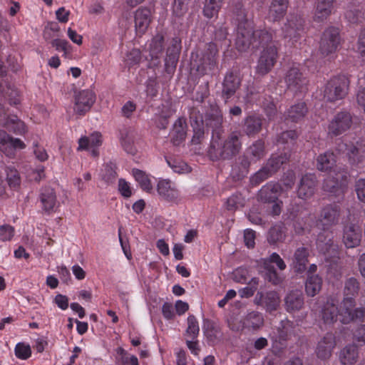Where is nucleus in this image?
<instances>
[{"mask_svg": "<svg viewBox=\"0 0 365 365\" xmlns=\"http://www.w3.org/2000/svg\"><path fill=\"white\" fill-rule=\"evenodd\" d=\"M2 124L9 131L16 135L24 136L28 132L26 123L16 115L8 117Z\"/></svg>", "mask_w": 365, "mask_h": 365, "instance_id": "37", "label": "nucleus"}, {"mask_svg": "<svg viewBox=\"0 0 365 365\" xmlns=\"http://www.w3.org/2000/svg\"><path fill=\"white\" fill-rule=\"evenodd\" d=\"M341 43L339 29L329 26L322 34L319 51L323 57L332 58L338 51Z\"/></svg>", "mask_w": 365, "mask_h": 365, "instance_id": "8", "label": "nucleus"}, {"mask_svg": "<svg viewBox=\"0 0 365 365\" xmlns=\"http://www.w3.org/2000/svg\"><path fill=\"white\" fill-rule=\"evenodd\" d=\"M283 188L280 183L270 181L263 185L259 190L257 199L264 203H271L279 199Z\"/></svg>", "mask_w": 365, "mask_h": 365, "instance_id": "20", "label": "nucleus"}, {"mask_svg": "<svg viewBox=\"0 0 365 365\" xmlns=\"http://www.w3.org/2000/svg\"><path fill=\"white\" fill-rule=\"evenodd\" d=\"M193 130V135L191 139L192 145L201 144L205 140V129L204 125L192 127Z\"/></svg>", "mask_w": 365, "mask_h": 365, "instance_id": "61", "label": "nucleus"}, {"mask_svg": "<svg viewBox=\"0 0 365 365\" xmlns=\"http://www.w3.org/2000/svg\"><path fill=\"white\" fill-rule=\"evenodd\" d=\"M202 329L205 335L210 341H214L218 338L220 331L212 321L207 319H205L203 321Z\"/></svg>", "mask_w": 365, "mask_h": 365, "instance_id": "51", "label": "nucleus"}, {"mask_svg": "<svg viewBox=\"0 0 365 365\" xmlns=\"http://www.w3.org/2000/svg\"><path fill=\"white\" fill-rule=\"evenodd\" d=\"M307 112V104L304 102H298L287 109L285 113V120L294 123L300 122L304 119Z\"/></svg>", "mask_w": 365, "mask_h": 365, "instance_id": "35", "label": "nucleus"}, {"mask_svg": "<svg viewBox=\"0 0 365 365\" xmlns=\"http://www.w3.org/2000/svg\"><path fill=\"white\" fill-rule=\"evenodd\" d=\"M292 327L293 322L287 319L280 322L271 336L274 349L281 351L285 348Z\"/></svg>", "mask_w": 365, "mask_h": 365, "instance_id": "17", "label": "nucleus"}, {"mask_svg": "<svg viewBox=\"0 0 365 365\" xmlns=\"http://www.w3.org/2000/svg\"><path fill=\"white\" fill-rule=\"evenodd\" d=\"M164 36L158 33L153 37L149 44V52L152 59L158 58L163 51Z\"/></svg>", "mask_w": 365, "mask_h": 365, "instance_id": "46", "label": "nucleus"}, {"mask_svg": "<svg viewBox=\"0 0 365 365\" xmlns=\"http://www.w3.org/2000/svg\"><path fill=\"white\" fill-rule=\"evenodd\" d=\"M120 143L126 153L131 155L135 154L137 150L134 145L133 138L128 132L121 133Z\"/></svg>", "mask_w": 365, "mask_h": 365, "instance_id": "54", "label": "nucleus"}, {"mask_svg": "<svg viewBox=\"0 0 365 365\" xmlns=\"http://www.w3.org/2000/svg\"><path fill=\"white\" fill-rule=\"evenodd\" d=\"M222 1L223 0H205L203 8L204 16L208 19L217 16Z\"/></svg>", "mask_w": 365, "mask_h": 365, "instance_id": "49", "label": "nucleus"}, {"mask_svg": "<svg viewBox=\"0 0 365 365\" xmlns=\"http://www.w3.org/2000/svg\"><path fill=\"white\" fill-rule=\"evenodd\" d=\"M304 22L305 21L301 14L290 13L287 18L286 23L282 28L284 38H290L297 41L304 31Z\"/></svg>", "mask_w": 365, "mask_h": 365, "instance_id": "13", "label": "nucleus"}, {"mask_svg": "<svg viewBox=\"0 0 365 365\" xmlns=\"http://www.w3.org/2000/svg\"><path fill=\"white\" fill-rule=\"evenodd\" d=\"M117 170L118 167L115 163H106L101 168L99 177L106 185H113L118 176Z\"/></svg>", "mask_w": 365, "mask_h": 365, "instance_id": "38", "label": "nucleus"}, {"mask_svg": "<svg viewBox=\"0 0 365 365\" xmlns=\"http://www.w3.org/2000/svg\"><path fill=\"white\" fill-rule=\"evenodd\" d=\"M309 252L306 247H302L294 252V267L297 273H302L307 268V264L308 262Z\"/></svg>", "mask_w": 365, "mask_h": 365, "instance_id": "43", "label": "nucleus"}, {"mask_svg": "<svg viewBox=\"0 0 365 365\" xmlns=\"http://www.w3.org/2000/svg\"><path fill=\"white\" fill-rule=\"evenodd\" d=\"M234 15L235 46L239 51H246L251 46L253 48H258L272 40V34L266 29L254 30V21L248 19L247 11L242 4L236 5Z\"/></svg>", "mask_w": 365, "mask_h": 365, "instance_id": "2", "label": "nucleus"}, {"mask_svg": "<svg viewBox=\"0 0 365 365\" xmlns=\"http://www.w3.org/2000/svg\"><path fill=\"white\" fill-rule=\"evenodd\" d=\"M349 80L344 76L331 78L326 84L324 97L329 102L341 100L348 94Z\"/></svg>", "mask_w": 365, "mask_h": 365, "instance_id": "9", "label": "nucleus"}, {"mask_svg": "<svg viewBox=\"0 0 365 365\" xmlns=\"http://www.w3.org/2000/svg\"><path fill=\"white\" fill-rule=\"evenodd\" d=\"M165 160L168 166L176 173H189L192 170L190 166L180 159L168 157L165 158Z\"/></svg>", "mask_w": 365, "mask_h": 365, "instance_id": "48", "label": "nucleus"}, {"mask_svg": "<svg viewBox=\"0 0 365 365\" xmlns=\"http://www.w3.org/2000/svg\"><path fill=\"white\" fill-rule=\"evenodd\" d=\"M359 282L354 277L347 279L344 284V298L341 303L340 315L344 324L352 321L362 322L365 317V309L363 307L354 309L355 306V297L359 291Z\"/></svg>", "mask_w": 365, "mask_h": 365, "instance_id": "4", "label": "nucleus"}, {"mask_svg": "<svg viewBox=\"0 0 365 365\" xmlns=\"http://www.w3.org/2000/svg\"><path fill=\"white\" fill-rule=\"evenodd\" d=\"M289 0H272L268 9V19L273 22L280 21L286 15Z\"/></svg>", "mask_w": 365, "mask_h": 365, "instance_id": "29", "label": "nucleus"}, {"mask_svg": "<svg viewBox=\"0 0 365 365\" xmlns=\"http://www.w3.org/2000/svg\"><path fill=\"white\" fill-rule=\"evenodd\" d=\"M11 138L5 130H0V150L9 157H11Z\"/></svg>", "mask_w": 365, "mask_h": 365, "instance_id": "55", "label": "nucleus"}, {"mask_svg": "<svg viewBox=\"0 0 365 365\" xmlns=\"http://www.w3.org/2000/svg\"><path fill=\"white\" fill-rule=\"evenodd\" d=\"M322 279L318 275H308L305 284V291L308 296L314 297L322 288Z\"/></svg>", "mask_w": 365, "mask_h": 365, "instance_id": "47", "label": "nucleus"}, {"mask_svg": "<svg viewBox=\"0 0 365 365\" xmlns=\"http://www.w3.org/2000/svg\"><path fill=\"white\" fill-rule=\"evenodd\" d=\"M242 78L237 70H229L226 72L222 83V98L227 103L236 93L241 86Z\"/></svg>", "mask_w": 365, "mask_h": 365, "instance_id": "12", "label": "nucleus"}, {"mask_svg": "<svg viewBox=\"0 0 365 365\" xmlns=\"http://www.w3.org/2000/svg\"><path fill=\"white\" fill-rule=\"evenodd\" d=\"M222 113L217 107L212 108L207 114L206 125L212 128V135L207 151L209 158L212 161L230 160L236 155L242 148L239 134L232 132L226 138H222Z\"/></svg>", "mask_w": 365, "mask_h": 365, "instance_id": "1", "label": "nucleus"}, {"mask_svg": "<svg viewBox=\"0 0 365 365\" xmlns=\"http://www.w3.org/2000/svg\"><path fill=\"white\" fill-rule=\"evenodd\" d=\"M181 50V39L178 36L173 37L166 50L165 58V71L169 75H173L175 71Z\"/></svg>", "mask_w": 365, "mask_h": 365, "instance_id": "15", "label": "nucleus"}, {"mask_svg": "<svg viewBox=\"0 0 365 365\" xmlns=\"http://www.w3.org/2000/svg\"><path fill=\"white\" fill-rule=\"evenodd\" d=\"M317 180L315 175L306 174L302 176L297 189V195L299 198L307 199L311 197L315 192Z\"/></svg>", "mask_w": 365, "mask_h": 365, "instance_id": "26", "label": "nucleus"}, {"mask_svg": "<svg viewBox=\"0 0 365 365\" xmlns=\"http://www.w3.org/2000/svg\"><path fill=\"white\" fill-rule=\"evenodd\" d=\"M78 151L90 150L92 156L98 157V148L102 144V135L98 132H94L89 136H82L78 140Z\"/></svg>", "mask_w": 365, "mask_h": 365, "instance_id": "22", "label": "nucleus"}, {"mask_svg": "<svg viewBox=\"0 0 365 365\" xmlns=\"http://www.w3.org/2000/svg\"><path fill=\"white\" fill-rule=\"evenodd\" d=\"M187 3L188 0H174L173 5V11L174 15L178 17L183 16L187 10Z\"/></svg>", "mask_w": 365, "mask_h": 365, "instance_id": "60", "label": "nucleus"}, {"mask_svg": "<svg viewBox=\"0 0 365 365\" xmlns=\"http://www.w3.org/2000/svg\"><path fill=\"white\" fill-rule=\"evenodd\" d=\"M345 18L350 24H361L365 19V12L364 6L356 7L351 6L345 13Z\"/></svg>", "mask_w": 365, "mask_h": 365, "instance_id": "45", "label": "nucleus"}, {"mask_svg": "<svg viewBox=\"0 0 365 365\" xmlns=\"http://www.w3.org/2000/svg\"><path fill=\"white\" fill-rule=\"evenodd\" d=\"M218 63L219 48L215 42H210L201 53L196 71L200 76L212 74L217 69Z\"/></svg>", "mask_w": 365, "mask_h": 365, "instance_id": "7", "label": "nucleus"}, {"mask_svg": "<svg viewBox=\"0 0 365 365\" xmlns=\"http://www.w3.org/2000/svg\"><path fill=\"white\" fill-rule=\"evenodd\" d=\"M278 58V51L275 46H270L264 48L258 60L256 71L258 74L264 76L268 73L275 65Z\"/></svg>", "mask_w": 365, "mask_h": 365, "instance_id": "16", "label": "nucleus"}, {"mask_svg": "<svg viewBox=\"0 0 365 365\" xmlns=\"http://www.w3.org/2000/svg\"><path fill=\"white\" fill-rule=\"evenodd\" d=\"M359 356L358 348L354 344L346 346L340 352V362L344 365H352L357 361Z\"/></svg>", "mask_w": 365, "mask_h": 365, "instance_id": "41", "label": "nucleus"}, {"mask_svg": "<svg viewBox=\"0 0 365 365\" xmlns=\"http://www.w3.org/2000/svg\"><path fill=\"white\" fill-rule=\"evenodd\" d=\"M116 365H139V362L136 356L125 354L117 359Z\"/></svg>", "mask_w": 365, "mask_h": 365, "instance_id": "64", "label": "nucleus"}, {"mask_svg": "<svg viewBox=\"0 0 365 365\" xmlns=\"http://www.w3.org/2000/svg\"><path fill=\"white\" fill-rule=\"evenodd\" d=\"M290 154L287 152L272 153L264 165L250 178L252 185H258L277 173L281 166L289 161Z\"/></svg>", "mask_w": 365, "mask_h": 365, "instance_id": "6", "label": "nucleus"}, {"mask_svg": "<svg viewBox=\"0 0 365 365\" xmlns=\"http://www.w3.org/2000/svg\"><path fill=\"white\" fill-rule=\"evenodd\" d=\"M14 227L9 225L0 226V240L3 242L10 241L14 235Z\"/></svg>", "mask_w": 365, "mask_h": 365, "instance_id": "63", "label": "nucleus"}, {"mask_svg": "<svg viewBox=\"0 0 365 365\" xmlns=\"http://www.w3.org/2000/svg\"><path fill=\"white\" fill-rule=\"evenodd\" d=\"M157 192L162 200L169 203L178 204L180 201V192L170 180H160Z\"/></svg>", "mask_w": 365, "mask_h": 365, "instance_id": "18", "label": "nucleus"}, {"mask_svg": "<svg viewBox=\"0 0 365 365\" xmlns=\"http://www.w3.org/2000/svg\"><path fill=\"white\" fill-rule=\"evenodd\" d=\"M189 118L192 127L204 125L202 114L197 108L192 107L190 108Z\"/></svg>", "mask_w": 365, "mask_h": 365, "instance_id": "57", "label": "nucleus"}, {"mask_svg": "<svg viewBox=\"0 0 365 365\" xmlns=\"http://www.w3.org/2000/svg\"><path fill=\"white\" fill-rule=\"evenodd\" d=\"M133 175L143 191L148 193L153 191V187L149 175L141 170L133 169Z\"/></svg>", "mask_w": 365, "mask_h": 365, "instance_id": "44", "label": "nucleus"}, {"mask_svg": "<svg viewBox=\"0 0 365 365\" xmlns=\"http://www.w3.org/2000/svg\"><path fill=\"white\" fill-rule=\"evenodd\" d=\"M352 124V116L348 111H341L336 113L328 125V134L338 136L348 130Z\"/></svg>", "mask_w": 365, "mask_h": 365, "instance_id": "14", "label": "nucleus"}, {"mask_svg": "<svg viewBox=\"0 0 365 365\" xmlns=\"http://www.w3.org/2000/svg\"><path fill=\"white\" fill-rule=\"evenodd\" d=\"M341 306L337 307L333 302H327L322 309V319L326 324H331L339 319L342 324L340 315Z\"/></svg>", "mask_w": 365, "mask_h": 365, "instance_id": "39", "label": "nucleus"}, {"mask_svg": "<svg viewBox=\"0 0 365 365\" xmlns=\"http://www.w3.org/2000/svg\"><path fill=\"white\" fill-rule=\"evenodd\" d=\"M187 124L185 117H179L174 123L170 131L171 143L179 146L184 143L187 136Z\"/></svg>", "mask_w": 365, "mask_h": 365, "instance_id": "25", "label": "nucleus"}, {"mask_svg": "<svg viewBox=\"0 0 365 365\" xmlns=\"http://www.w3.org/2000/svg\"><path fill=\"white\" fill-rule=\"evenodd\" d=\"M341 215V207L336 203L329 204L322 207L317 220V225L323 229L317 240V247L325 259L336 262L340 258V248L333 240L332 232H327L332 226L338 224Z\"/></svg>", "mask_w": 365, "mask_h": 365, "instance_id": "3", "label": "nucleus"}, {"mask_svg": "<svg viewBox=\"0 0 365 365\" xmlns=\"http://www.w3.org/2000/svg\"><path fill=\"white\" fill-rule=\"evenodd\" d=\"M142 58L139 49L133 48L127 53L125 62L129 67L138 65Z\"/></svg>", "mask_w": 365, "mask_h": 365, "instance_id": "59", "label": "nucleus"}, {"mask_svg": "<svg viewBox=\"0 0 365 365\" xmlns=\"http://www.w3.org/2000/svg\"><path fill=\"white\" fill-rule=\"evenodd\" d=\"M347 172L344 171L341 174V182L340 185L337 180L326 179L323 184L324 190L333 193H344V190L346 188L347 184ZM336 180H338L336 178Z\"/></svg>", "mask_w": 365, "mask_h": 365, "instance_id": "40", "label": "nucleus"}, {"mask_svg": "<svg viewBox=\"0 0 365 365\" xmlns=\"http://www.w3.org/2000/svg\"><path fill=\"white\" fill-rule=\"evenodd\" d=\"M304 303V296L300 290H292L284 297V307L289 313L299 311L303 307Z\"/></svg>", "mask_w": 365, "mask_h": 365, "instance_id": "33", "label": "nucleus"}, {"mask_svg": "<svg viewBox=\"0 0 365 365\" xmlns=\"http://www.w3.org/2000/svg\"><path fill=\"white\" fill-rule=\"evenodd\" d=\"M38 198L43 212L48 215L56 212L59 202L54 189L48 186L42 187Z\"/></svg>", "mask_w": 365, "mask_h": 365, "instance_id": "19", "label": "nucleus"}, {"mask_svg": "<svg viewBox=\"0 0 365 365\" xmlns=\"http://www.w3.org/2000/svg\"><path fill=\"white\" fill-rule=\"evenodd\" d=\"M361 230L359 226L350 224L344 226L343 242L346 248H354L360 245Z\"/></svg>", "mask_w": 365, "mask_h": 365, "instance_id": "27", "label": "nucleus"}, {"mask_svg": "<svg viewBox=\"0 0 365 365\" xmlns=\"http://www.w3.org/2000/svg\"><path fill=\"white\" fill-rule=\"evenodd\" d=\"M336 156L331 151H326L317 158V168L324 173L335 172L336 170Z\"/></svg>", "mask_w": 365, "mask_h": 365, "instance_id": "32", "label": "nucleus"}, {"mask_svg": "<svg viewBox=\"0 0 365 365\" xmlns=\"http://www.w3.org/2000/svg\"><path fill=\"white\" fill-rule=\"evenodd\" d=\"M266 154L264 141L262 139H258L248 146L243 155L237 158L232 170L234 171L237 169V177L243 178L249 173L250 165L263 159Z\"/></svg>", "mask_w": 365, "mask_h": 365, "instance_id": "5", "label": "nucleus"}, {"mask_svg": "<svg viewBox=\"0 0 365 365\" xmlns=\"http://www.w3.org/2000/svg\"><path fill=\"white\" fill-rule=\"evenodd\" d=\"M227 28L222 24L215 27L214 38L212 42L217 43V48L227 49L231 45V41L227 38Z\"/></svg>", "mask_w": 365, "mask_h": 365, "instance_id": "42", "label": "nucleus"}, {"mask_svg": "<svg viewBox=\"0 0 365 365\" xmlns=\"http://www.w3.org/2000/svg\"><path fill=\"white\" fill-rule=\"evenodd\" d=\"M284 81L287 88L295 93L308 91L309 81L295 64H293L287 71Z\"/></svg>", "mask_w": 365, "mask_h": 365, "instance_id": "11", "label": "nucleus"}, {"mask_svg": "<svg viewBox=\"0 0 365 365\" xmlns=\"http://www.w3.org/2000/svg\"><path fill=\"white\" fill-rule=\"evenodd\" d=\"M273 264H275L281 271L284 270L287 265L282 257L276 252H273L268 258L264 259L263 267L265 279L274 285H279L284 281V276L277 272Z\"/></svg>", "mask_w": 365, "mask_h": 365, "instance_id": "10", "label": "nucleus"}, {"mask_svg": "<svg viewBox=\"0 0 365 365\" xmlns=\"http://www.w3.org/2000/svg\"><path fill=\"white\" fill-rule=\"evenodd\" d=\"M336 0H316L314 21L322 23L326 21L335 9Z\"/></svg>", "mask_w": 365, "mask_h": 365, "instance_id": "24", "label": "nucleus"}, {"mask_svg": "<svg viewBox=\"0 0 365 365\" xmlns=\"http://www.w3.org/2000/svg\"><path fill=\"white\" fill-rule=\"evenodd\" d=\"M6 180L11 189L16 190L21 185V177L19 171L12 166L6 168Z\"/></svg>", "mask_w": 365, "mask_h": 365, "instance_id": "50", "label": "nucleus"}, {"mask_svg": "<svg viewBox=\"0 0 365 365\" xmlns=\"http://www.w3.org/2000/svg\"><path fill=\"white\" fill-rule=\"evenodd\" d=\"M243 327L249 330H258L264 323L263 314L257 311L249 312L242 320Z\"/></svg>", "mask_w": 365, "mask_h": 365, "instance_id": "36", "label": "nucleus"}, {"mask_svg": "<svg viewBox=\"0 0 365 365\" xmlns=\"http://www.w3.org/2000/svg\"><path fill=\"white\" fill-rule=\"evenodd\" d=\"M51 45L58 51H63L65 56L71 51V46L65 39L56 38L51 41Z\"/></svg>", "mask_w": 365, "mask_h": 365, "instance_id": "58", "label": "nucleus"}, {"mask_svg": "<svg viewBox=\"0 0 365 365\" xmlns=\"http://www.w3.org/2000/svg\"><path fill=\"white\" fill-rule=\"evenodd\" d=\"M298 137V134L294 130H289L280 133L277 138V142L278 144L294 145L296 140Z\"/></svg>", "mask_w": 365, "mask_h": 365, "instance_id": "53", "label": "nucleus"}, {"mask_svg": "<svg viewBox=\"0 0 365 365\" xmlns=\"http://www.w3.org/2000/svg\"><path fill=\"white\" fill-rule=\"evenodd\" d=\"M263 120L256 114L247 116L244 120L243 131L250 138L255 136L262 130Z\"/></svg>", "mask_w": 365, "mask_h": 365, "instance_id": "34", "label": "nucleus"}, {"mask_svg": "<svg viewBox=\"0 0 365 365\" xmlns=\"http://www.w3.org/2000/svg\"><path fill=\"white\" fill-rule=\"evenodd\" d=\"M187 333L193 338L196 337L199 334L200 329L198 322L195 316L190 315L187 317Z\"/></svg>", "mask_w": 365, "mask_h": 365, "instance_id": "62", "label": "nucleus"}, {"mask_svg": "<svg viewBox=\"0 0 365 365\" xmlns=\"http://www.w3.org/2000/svg\"><path fill=\"white\" fill-rule=\"evenodd\" d=\"M244 202L245 200L242 194L240 192H235L227 199L225 207L227 210L235 211L240 207H242L244 205Z\"/></svg>", "mask_w": 365, "mask_h": 365, "instance_id": "52", "label": "nucleus"}, {"mask_svg": "<svg viewBox=\"0 0 365 365\" xmlns=\"http://www.w3.org/2000/svg\"><path fill=\"white\" fill-rule=\"evenodd\" d=\"M151 11L146 7L138 8L134 15L135 28L138 35L142 36L151 22Z\"/></svg>", "mask_w": 365, "mask_h": 365, "instance_id": "28", "label": "nucleus"}, {"mask_svg": "<svg viewBox=\"0 0 365 365\" xmlns=\"http://www.w3.org/2000/svg\"><path fill=\"white\" fill-rule=\"evenodd\" d=\"M95 101L96 95L93 91L83 90L75 98L74 111L80 115H84L90 110Z\"/></svg>", "mask_w": 365, "mask_h": 365, "instance_id": "21", "label": "nucleus"}, {"mask_svg": "<svg viewBox=\"0 0 365 365\" xmlns=\"http://www.w3.org/2000/svg\"><path fill=\"white\" fill-rule=\"evenodd\" d=\"M336 346V341L334 334L328 332L319 341L316 353L318 358L321 359H327L331 355V351Z\"/></svg>", "mask_w": 365, "mask_h": 365, "instance_id": "30", "label": "nucleus"}, {"mask_svg": "<svg viewBox=\"0 0 365 365\" xmlns=\"http://www.w3.org/2000/svg\"><path fill=\"white\" fill-rule=\"evenodd\" d=\"M352 165H358L365 159V142L357 141L356 144L343 145Z\"/></svg>", "mask_w": 365, "mask_h": 365, "instance_id": "31", "label": "nucleus"}, {"mask_svg": "<svg viewBox=\"0 0 365 365\" xmlns=\"http://www.w3.org/2000/svg\"><path fill=\"white\" fill-rule=\"evenodd\" d=\"M254 302L255 304L264 307L267 312H272L277 309L280 299L278 293L275 291H269L265 293L258 292Z\"/></svg>", "mask_w": 365, "mask_h": 365, "instance_id": "23", "label": "nucleus"}, {"mask_svg": "<svg viewBox=\"0 0 365 365\" xmlns=\"http://www.w3.org/2000/svg\"><path fill=\"white\" fill-rule=\"evenodd\" d=\"M16 356L21 360H26L31 356V347L24 343H18L14 349Z\"/></svg>", "mask_w": 365, "mask_h": 365, "instance_id": "56", "label": "nucleus"}]
</instances>
